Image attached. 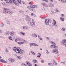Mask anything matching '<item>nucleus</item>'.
Segmentation results:
<instances>
[{"label":"nucleus","mask_w":66,"mask_h":66,"mask_svg":"<svg viewBox=\"0 0 66 66\" xmlns=\"http://www.w3.org/2000/svg\"><path fill=\"white\" fill-rule=\"evenodd\" d=\"M19 48L20 49V48H19L18 47H13V50H14L16 53H19L20 54H23L24 53V51L23 50H21L20 49V50Z\"/></svg>","instance_id":"nucleus-1"},{"label":"nucleus","mask_w":66,"mask_h":66,"mask_svg":"<svg viewBox=\"0 0 66 66\" xmlns=\"http://www.w3.org/2000/svg\"><path fill=\"white\" fill-rule=\"evenodd\" d=\"M26 19L27 20L29 21H31L30 23V24L31 26L32 27H34L35 25V22H34V21H33V19H31L30 18V16H28L26 17Z\"/></svg>","instance_id":"nucleus-2"},{"label":"nucleus","mask_w":66,"mask_h":66,"mask_svg":"<svg viewBox=\"0 0 66 66\" xmlns=\"http://www.w3.org/2000/svg\"><path fill=\"white\" fill-rule=\"evenodd\" d=\"M18 2H16L15 1L13 0V3L15 4L16 5H19V3L21 4V0H17Z\"/></svg>","instance_id":"nucleus-3"},{"label":"nucleus","mask_w":66,"mask_h":66,"mask_svg":"<svg viewBox=\"0 0 66 66\" xmlns=\"http://www.w3.org/2000/svg\"><path fill=\"white\" fill-rule=\"evenodd\" d=\"M51 44H52L53 45H51V48H53V47L55 48V49H57V47L55 46L56 44H55V43L53 42H51Z\"/></svg>","instance_id":"nucleus-4"},{"label":"nucleus","mask_w":66,"mask_h":66,"mask_svg":"<svg viewBox=\"0 0 66 66\" xmlns=\"http://www.w3.org/2000/svg\"><path fill=\"white\" fill-rule=\"evenodd\" d=\"M49 20L47 19H46L45 20V23L47 26H48L49 24Z\"/></svg>","instance_id":"nucleus-5"},{"label":"nucleus","mask_w":66,"mask_h":66,"mask_svg":"<svg viewBox=\"0 0 66 66\" xmlns=\"http://www.w3.org/2000/svg\"><path fill=\"white\" fill-rule=\"evenodd\" d=\"M54 23H53V26H55V27H58V25L57 24H56V21H55V20H54ZM56 24V25H55Z\"/></svg>","instance_id":"nucleus-6"},{"label":"nucleus","mask_w":66,"mask_h":66,"mask_svg":"<svg viewBox=\"0 0 66 66\" xmlns=\"http://www.w3.org/2000/svg\"><path fill=\"white\" fill-rule=\"evenodd\" d=\"M15 36H13L12 37H8V38L9 40H13V39H12V38H13V39H14L15 38Z\"/></svg>","instance_id":"nucleus-7"},{"label":"nucleus","mask_w":66,"mask_h":66,"mask_svg":"<svg viewBox=\"0 0 66 66\" xmlns=\"http://www.w3.org/2000/svg\"><path fill=\"white\" fill-rule=\"evenodd\" d=\"M53 52L54 53V52H55L57 54V53H59V51H58V50L57 49L55 50V49H54L53 50Z\"/></svg>","instance_id":"nucleus-8"},{"label":"nucleus","mask_w":66,"mask_h":66,"mask_svg":"<svg viewBox=\"0 0 66 66\" xmlns=\"http://www.w3.org/2000/svg\"><path fill=\"white\" fill-rule=\"evenodd\" d=\"M0 61L1 62H2V63H7V62L4 60L2 59H0Z\"/></svg>","instance_id":"nucleus-9"},{"label":"nucleus","mask_w":66,"mask_h":66,"mask_svg":"<svg viewBox=\"0 0 66 66\" xmlns=\"http://www.w3.org/2000/svg\"><path fill=\"white\" fill-rule=\"evenodd\" d=\"M26 64H27L28 66H32V64L30 63V62H29L28 61H27L26 62Z\"/></svg>","instance_id":"nucleus-10"},{"label":"nucleus","mask_w":66,"mask_h":66,"mask_svg":"<svg viewBox=\"0 0 66 66\" xmlns=\"http://www.w3.org/2000/svg\"><path fill=\"white\" fill-rule=\"evenodd\" d=\"M42 5H43V6H46V7H48V6L46 4L43 3H42Z\"/></svg>","instance_id":"nucleus-11"},{"label":"nucleus","mask_w":66,"mask_h":66,"mask_svg":"<svg viewBox=\"0 0 66 66\" xmlns=\"http://www.w3.org/2000/svg\"><path fill=\"white\" fill-rule=\"evenodd\" d=\"M49 7H53L54 5L52 4H50L49 5Z\"/></svg>","instance_id":"nucleus-12"},{"label":"nucleus","mask_w":66,"mask_h":66,"mask_svg":"<svg viewBox=\"0 0 66 66\" xmlns=\"http://www.w3.org/2000/svg\"><path fill=\"white\" fill-rule=\"evenodd\" d=\"M9 3H10L12 4L13 3V2L14 1V0H9Z\"/></svg>","instance_id":"nucleus-13"},{"label":"nucleus","mask_w":66,"mask_h":66,"mask_svg":"<svg viewBox=\"0 0 66 66\" xmlns=\"http://www.w3.org/2000/svg\"><path fill=\"white\" fill-rule=\"evenodd\" d=\"M3 9L4 11H6V12H9V11H10L9 10L7 9L6 8H3Z\"/></svg>","instance_id":"nucleus-14"},{"label":"nucleus","mask_w":66,"mask_h":66,"mask_svg":"<svg viewBox=\"0 0 66 66\" xmlns=\"http://www.w3.org/2000/svg\"><path fill=\"white\" fill-rule=\"evenodd\" d=\"M32 36H34V37H37V35L35 34H32Z\"/></svg>","instance_id":"nucleus-15"},{"label":"nucleus","mask_w":66,"mask_h":66,"mask_svg":"<svg viewBox=\"0 0 66 66\" xmlns=\"http://www.w3.org/2000/svg\"><path fill=\"white\" fill-rule=\"evenodd\" d=\"M10 35H14V32H10Z\"/></svg>","instance_id":"nucleus-16"},{"label":"nucleus","mask_w":66,"mask_h":66,"mask_svg":"<svg viewBox=\"0 0 66 66\" xmlns=\"http://www.w3.org/2000/svg\"><path fill=\"white\" fill-rule=\"evenodd\" d=\"M41 9L42 10H43V11L44 10H46V9L44 7L42 6L41 7Z\"/></svg>","instance_id":"nucleus-17"},{"label":"nucleus","mask_w":66,"mask_h":66,"mask_svg":"<svg viewBox=\"0 0 66 66\" xmlns=\"http://www.w3.org/2000/svg\"><path fill=\"white\" fill-rule=\"evenodd\" d=\"M17 57L18 59H19V60H20L21 59V57H20L19 56H17Z\"/></svg>","instance_id":"nucleus-18"},{"label":"nucleus","mask_w":66,"mask_h":66,"mask_svg":"<svg viewBox=\"0 0 66 66\" xmlns=\"http://www.w3.org/2000/svg\"><path fill=\"white\" fill-rule=\"evenodd\" d=\"M9 11H10V10ZM9 12H8V13H9L10 14V15H12V14L13 13V12L11 11L9 12Z\"/></svg>","instance_id":"nucleus-19"},{"label":"nucleus","mask_w":66,"mask_h":66,"mask_svg":"<svg viewBox=\"0 0 66 66\" xmlns=\"http://www.w3.org/2000/svg\"><path fill=\"white\" fill-rule=\"evenodd\" d=\"M60 20H61V21H64V18H62V17H60Z\"/></svg>","instance_id":"nucleus-20"},{"label":"nucleus","mask_w":66,"mask_h":66,"mask_svg":"<svg viewBox=\"0 0 66 66\" xmlns=\"http://www.w3.org/2000/svg\"><path fill=\"white\" fill-rule=\"evenodd\" d=\"M23 29H28V27H23Z\"/></svg>","instance_id":"nucleus-21"},{"label":"nucleus","mask_w":66,"mask_h":66,"mask_svg":"<svg viewBox=\"0 0 66 66\" xmlns=\"http://www.w3.org/2000/svg\"><path fill=\"white\" fill-rule=\"evenodd\" d=\"M32 62H34V63H37V61L36 60H34L32 61Z\"/></svg>","instance_id":"nucleus-22"},{"label":"nucleus","mask_w":66,"mask_h":66,"mask_svg":"<svg viewBox=\"0 0 66 66\" xmlns=\"http://www.w3.org/2000/svg\"><path fill=\"white\" fill-rule=\"evenodd\" d=\"M3 13H4V14H6V13H8L9 12H6L5 11H3Z\"/></svg>","instance_id":"nucleus-23"},{"label":"nucleus","mask_w":66,"mask_h":66,"mask_svg":"<svg viewBox=\"0 0 66 66\" xmlns=\"http://www.w3.org/2000/svg\"><path fill=\"white\" fill-rule=\"evenodd\" d=\"M53 64H54V65H57V64H56V62H55V61H53Z\"/></svg>","instance_id":"nucleus-24"},{"label":"nucleus","mask_w":66,"mask_h":66,"mask_svg":"<svg viewBox=\"0 0 66 66\" xmlns=\"http://www.w3.org/2000/svg\"><path fill=\"white\" fill-rule=\"evenodd\" d=\"M19 13H21V14H23V11L21 10L19 11Z\"/></svg>","instance_id":"nucleus-25"},{"label":"nucleus","mask_w":66,"mask_h":66,"mask_svg":"<svg viewBox=\"0 0 66 66\" xmlns=\"http://www.w3.org/2000/svg\"><path fill=\"white\" fill-rule=\"evenodd\" d=\"M9 33H10V32L9 31H6V35H9Z\"/></svg>","instance_id":"nucleus-26"},{"label":"nucleus","mask_w":66,"mask_h":66,"mask_svg":"<svg viewBox=\"0 0 66 66\" xmlns=\"http://www.w3.org/2000/svg\"><path fill=\"white\" fill-rule=\"evenodd\" d=\"M31 53H32V54H33L34 55H35V53L31 51Z\"/></svg>","instance_id":"nucleus-27"},{"label":"nucleus","mask_w":66,"mask_h":66,"mask_svg":"<svg viewBox=\"0 0 66 66\" xmlns=\"http://www.w3.org/2000/svg\"><path fill=\"white\" fill-rule=\"evenodd\" d=\"M62 2L63 3H66V0H62Z\"/></svg>","instance_id":"nucleus-28"},{"label":"nucleus","mask_w":66,"mask_h":66,"mask_svg":"<svg viewBox=\"0 0 66 66\" xmlns=\"http://www.w3.org/2000/svg\"><path fill=\"white\" fill-rule=\"evenodd\" d=\"M30 46H34V43H31L30 44Z\"/></svg>","instance_id":"nucleus-29"},{"label":"nucleus","mask_w":66,"mask_h":66,"mask_svg":"<svg viewBox=\"0 0 66 66\" xmlns=\"http://www.w3.org/2000/svg\"><path fill=\"white\" fill-rule=\"evenodd\" d=\"M48 65L50 66H52V63H48Z\"/></svg>","instance_id":"nucleus-30"},{"label":"nucleus","mask_w":66,"mask_h":66,"mask_svg":"<svg viewBox=\"0 0 66 66\" xmlns=\"http://www.w3.org/2000/svg\"><path fill=\"white\" fill-rule=\"evenodd\" d=\"M4 1H5L6 3H9V2L8 1V0H4Z\"/></svg>","instance_id":"nucleus-31"},{"label":"nucleus","mask_w":66,"mask_h":66,"mask_svg":"<svg viewBox=\"0 0 66 66\" xmlns=\"http://www.w3.org/2000/svg\"><path fill=\"white\" fill-rule=\"evenodd\" d=\"M5 51H6V52H9V51H8V49L7 48L6 49Z\"/></svg>","instance_id":"nucleus-32"},{"label":"nucleus","mask_w":66,"mask_h":66,"mask_svg":"<svg viewBox=\"0 0 66 66\" xmlns=\"http://www.w3.org/2000/svg\"><path fill=\"white\" fill-rule=\"evenodd\" d=\"M6 23L7 24H10V22L9 21H7L6 22Z\"/></svg>","instance_id":"nucleus-33"},{"label":"nucleus","mask_w":66,"mask_h":66,"mask_svg":"<svg viewBox=\"0 0 66 66\" xmlns=\"http://www.w3.org/2000/svg\"><path fill=\"white\" fill-rule=\"evenodd\" d=\"M62 31H65V28H63L62 29Z\"/></svg>","instance_id":"nucleus-34"},{"label":"nucleus","mask_w":66,"mask_h":66,"mask_svg":"<svg viewBox=\"0 0 66 66\" xmlns=\"http://www.w3.org/2000/svg\"><path fill=\"white\" fill-rule=\"evenodd\" d=\"M11 61L12 63H13L14 62V60L11 59Z\"/></svg>","instance_id":"nucleus-35"},{"label":"nucleus","mask_w":66,"mask_h":66,"mask_svg":"<svg viewBox=\"0 0 66 66\" xmlns=\"http://www.w3.org/2000/svg\"><path fill=\"white\" fill-rule=\"evenodd\" d=\"M41 62L42 63H44L45 62V61L44 60H42L41 61Z\"/></svg>","instance_id":"nucleus-36"},{"label":"nucleus","mask_w":66,"mask_h":66,"mask_svg":"<svg viewBox=\"0 0 66 66\" xmlns=\"http://www.w3.org/2000/svg\"><path fill=\"white\" fill-rule=\"evenodd\" d=\"M46 53H47V54H48L49 53H50L48 52V50H46Z\"/></svg>","instance_id":"nucleus-37"},{"label":"nucleus","mask_w":66,"mask_h":66,"mask_svg":"<svg viewBox=\"0 0 66 66\" xmlns=\"http://www.w3.org/2000/svg\"><path fill=\"white\" fill-rule=\"evenodd\" d=\"M34 46H37L38 45L34 43Z\"/></svg>","instance_id":"nucleus-38"},{"label":"nucleus","mask_w":66,"mask_h":66,"mask_svg":"<svg viewBox=\"0 0 66 66\" xmlns=\"http://www.w3.org/2000/svg\"><path fill=\"white\" fill-rule=\"evenodd\" d=\"M31 9H32V7L31 6H30V7H29V10H31Z\"/></svg>","instance_id":"nucleus-39"},{"label":"nucleus","mask_w":66,"mask_h":66,"mask_svg":"<svg viewBox=\"0 0 66 66\" xmlns=\"http://www.w3.org/2000/svg\"><path fill=\"white\" fill-rule=\"evenodd\" d=\"M21 34H22V35H24L25 34L23 32H20Z\"/></svg>","instance_id":"nucleus-40"},{"label":"nucleus","mask_w":66,"mask_h":66,"mask_svg":"<svg viewBox=\"0 0 66 66\" xmlns=\"http://www.w3.org/2000/svg\"><path fill=\"white\" fill-rule=\"evenodd\" d=\"M31 6L33 8H34L35 7V5H33V6L31 5Z\"/></svg>","instance_id":"nucleus-41"},{"label":"nucleus","mask_w":66,"mask_h":66,"mask_svg":"<svg viewBox=\"0 0 66 66\" xmlns=\"http://www.w3.org/2000/svg\"><path fill=\"white\" fill-rule=\"evenodd\" d=\"M61 16H62V17H64V14H61Z\"/></svg>","instance_id":"nucleus-42"},{"label":"nucleus","mask_w":66,"mask_h":66,"mask_svg":"<svg viewBox=\"0 0 66 66\" xmlns=\"http://www.w3.org/2000/svg\"><path fill=\"white\" fill-rule=\"evenodd\" d=\"M18 44H19V45H21V42H18Z\"/></svg>","instance_id":"nucleus-43"},{"label":"nucleus","mask_w":66,"mask_h":66,"mask_svg":"<svg viewBox=\"0 0 66 66\" xmlns=\"http://www.w3.org/2000/svg\"><path fill=\"white\" fill-rule=\"evenodd\" d=\"M39 39H40L41 40H43V39L42 38H40H40H39Z\"/></svg>","instance_id":"nucleus-44"},{"label":"nucleus","mask_w":66,"mask_h":66,"mask_svg":"<svg viewBox=\"0 0 66 66\" xmlns=\"http://www.w3.org/2000/svg\"><path fill=\"white\" fill-rule=\"evenodd\" d=\"M38 6L35 5V7L36 8H38Z\"/></svg>","instance_id":"nucleus-45"},{"label":"nucleus","mask_w":66,"mask_h":66,"mask_svg":"<svg viewBox=\"0 0 66 66\" xmlns=\"http://www.w3.org/2000/svg\"><path fill=\"white\" fill-rule=\"evenodd\" d=\"M1 27H3V24H2L1 25Z\"/></svg>","instance_id":"nucleus-46"},{"label":"nucleus","mask_w":66,"mask_h":66,"mask_svg":"<svg viewBox=\"0 0 66 66\" xmlns=\"http://www.w3.org/2000/svg\"><path fill=\"white\" fill-rule=\"evenodd\" d=\"M23 42H21V44H23Z\"/></svg>","instance_id":"nucleus-47"},{"label":"nucleus","mask_w":66,"mask_h":66,"mask_svg":"<svg viewBox=\"0 0 66 66\" xmlns=\"http://www.w3.org/2000/svg\"><path fill=\"white\" fill-rule=\"evenodd\" d=\"M37 57H40V56L39 55L38 56H37Z\"/></svg>","instance_id":"nucleus-48"},{"label":"nucleus","mask_w":66,"mask_h":66,"mask_svg":"<svg viewBox=\"0 0 66 66\" xmlns=\"http://www.w3.org/2000/svg\"><path fill=\"white\" fill-rule=\"evenodd\" d=\"M56 12H60V11H58V10H56Z\"/></svg>","instance_id":"nucleus-49"},{"label":"nucleus","mask_w":66,"mask_h":66,"mask_svg":"<svg viewBox=\"0 0 66 66\" xmlns=\"http://www.w3.org/2000/svg\"><path fill=\"white\" fill-rule=\"evenodd\" d=\"M46 18V17H44L42 18V19H45Z\"/></svg>","instance_id":"nucleus-50"},{"label":"nucleus","mask_w":66,"mask_h":66,"mask_svg":"<svg viewBox=\"0 0 66 66\" xmlns=\"http://www.w3.org/2000/svg\"><path fill=\"white\" fill-rule=\"evenodd\" d=\"M51 2H53V0H50Z\"/></svg>","instance_id":"nucleus-51"},{"label":"nucleus","mask_w":66,"mask_h":66,"mask_svg":"<svg viewBox=\"0 0 66 66\" xmlns=\"http://www.w3.org/2000/svg\"><path fill=\"white\" fill-rule=\"evenodd\" d=\"M34 14H33V13H31V16H33V15Z\"/></svg>","instance_id":"nucleus-52"},{"label":"nucleus","mask_w":66,"mask_h":66,"mask_svg":"<svg viewBox=\"0 0 66 66\" xmlns=\"http://www.w3.org/2000/svg\"><path fill=\"white\" fill-rule=\"evenodd\" d=\"M45 1L46 2H48V0H45Z\"/></svg>","instance_id":"nucleus-53"},{"label":"nucleus","mask_w":66,"mask_h":66,"mask_svg":"<svg viewBox=\"0 0 66 66\" xmlns=\"http://www.w3.org/2000/svg\"><path fill=\"white\" fill-rule=\"evenodd\" d=\"M47 38L48 40H49V38L47 37Z\"/></svg>","instance_id":"nucleus-54"},{"label":"nucleus","mask_w":66,"mask_h":66,"mask_svg":"<svg viewBox=\"0 0 66 66\" xmlns=\"http://www.w3.org/2000/svg\"><path fill=\"white\" fill-rule=\"evenodd\" d=\"M30 7L29 6H28L27 7V8H28V9H30Z\"/></svg>","instance_id":"nucleus-55"},{"label":"nucleus","mask_w":66,"mask_h":66,"mask_svg":"<svg viewBox=\"0 0 66 66\" xmlns=\"http://www.w3.org/2000/svg\"><path fill=\"white\" fill-rule=\"evenodd\" d=\"M66 34H64V35H63V36H64V37L66 36Z\"/></svg>","instance_id":"nucleus-56"},{"label":"nucleus","mask_w":66,"mask_h":66,"mask_svg":"<svg viewBox=\"0 0 66 66\" xmlns=\"http://www.w3.org/2000/svg\"><path fill=\"white\" fill-rule=\"evenodd\" d=\"M24 64L25 66H27V65L26 64Z\"/></svg>","instance_id":"nucleus-57"},{"label":"nucleus","mask_w":66,"mask_h":66,"mask_svg":"<svg viewBox=\"0 0 66 66\" xmlns=\"http://www.w3.org/2000/svg\"><path fill=\"white\" fill-rule=\"evenodd\" d=\"M38 37H39V38L40 37L39 36V35H38Z\"/></svg>","instance_id":"nucleus-58"},{"label":"nucleus","mask_w":66,"mask_h":66,"mask_svg":"<svg viewBox=\"0 0 66 66\" xmlns=\"http://www.w3.org/2000/svg\"><path fill=\"white\" fill-rule=\"evenodd\" d=\"M59 1H61V2H62V0H59Z\"/></svg>","instance_id":"nucleus-59"},{"label":"nucleus","mask_w":66,"mask_h":66,"mask_svg":"<svg viewBox=\"0 0 66 66\" xmlns=\"http://www.w3.org/2000/svg\"><path fill=\"white\" fill-rule=\"evenodd\" d=\"M22 3L23 4H24V2H22Z\"/></svg>","instance_id":"nucleus-60"},{"label":"nucleus","mask_w":66,"mask_h":66,"mask_svg":"<svg viewBox=\"0 0 66 66\" xmlns=\"http://www.w3.org/2000/svg\"><path fill=\"white\" fill-rule=\"evenodd\" d=\"M52 13H54V12H53V11H52Z\"/></svg>","instance_id":"nucleus-61"},{"label":"nucleus","mask_w":66,"mask_h":66,"mask_svg":"<svg viewBox=\"0 0 66 66\" xmlns=\"http://www.w3.org/2000/svg\"><path fill=\"white\" fill-rule=\"evenodd\" d=\"M0 33H1V31L0 30Z\"/></svg>","instance_id":"nucleus-62"},{"label":"nucleus","mask_w":66,"mask_h":66,"mask_svg":"<svg viewBox=\"0 0 66 66\" xmlns=\"http://www.w3.org/2000/svg\"><path fill=\"white\" fill-rule=\"evenodd\" d=\"M15 41L16 42H17V39H16L15 40Z\"/></svg>","instance_id":"nucleus-63"},{"label":"nucleus","mask_w":66,"mask_h":66,"mask_svg":"<svg viewBox=\"0 0 66 66\" xmlns=\"http://www.w3.org/2000/svg\"><path fill=\"white\" fill-rule=\"evenodd\" d=\"M35 66H37V64H35Z\"/></svg>","instance_id":"nucleus-64"}]
</instances>
